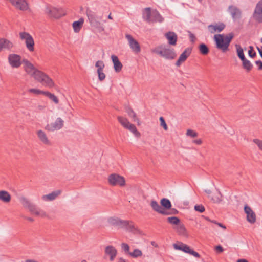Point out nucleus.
I'll use <instances>...</instances> for the list:
<instances>
[{"label": "nucleus", "instance_id": "f257e3e1", "mask_svg": "<svg viewBox=\"0 0 262 262\" xmlns=\"http://www.w3.org/2000/svg\"><path fill=\"white\" fill-rule=\"evenodd\" d=\"M152 52L167 60H172L177 56L173 49L164 45L157 47Z\"/></svg>", "mask_w": 262, "mask_h": 262}, {"label": "nucleus", "instance_id": "f03ea898", "mask_svg": "<svg viewBox=\"0 0 262 262\" xmlns=\"http://www.w3.org/2000/svg\"><path fill=\"white\" fill-rule=\"evenodd\" d=\"M233 33H229L224 37L223 35L218 34L214 36L216 48L221 50L223 52L226 51L230 45V43L233 38Z\"/></svg>", "mask_w": 262, "mask_h": 262}, {"label": "nucleus", "instance_id": "7ed1b4c3", "mask_svg": "<svg viewBox=\"0 0 262 262\" xmlns=\"http://www.w3.org/2000/svg\"><path fill=\"white\" fill-rule=\"evenodd\" d=\"M19 200L24 207L27 208L31 213L41 217L47 216L46 213L43 210L37 208L35 204L32 203L26 197L21 196Z\"/></svg>", "mask_w": 262, "mask_h": 262}, {"label": "nucleus", "instance_id": "20e7f679", "mask_svg": "<svg viewBox=\"0 0 262 262\" xmlns=\"http://www.w3.org/2000/svg\"><path fill=\"white\" fill-rule=\"evenodd\" d=\"M143 18L148 23H162L163 18L156 10H151L149 7L146 8L143 12Z\"/></svg>", "mask_w": 262, "mask_h": 262}, {"label": "nucleus", "instance_id": "39448f33", "mask_svg": "<svg viewBox=\"0 0 262 262\" xmlns=\"http://www.w3.org/2000/svg\"><path fill=\"white\" fill-rule=\"evenodd\" d=\"M32 77L43 85L49 88L54 86L52 79L46 74L39 70H35L32 74Z\"/></svg>", "mask_w": 262, "mask_h": 262}, {"label": "nucleus", "instance_id": "423d86ee", "mask_svg": "<svg viewBox=\"0 0 262 262\" xmlns=\"http://www.w3.org/2000/svg\"><path fill=\"white\" fill-rule=\"evenodd\" d=\"M86 14L91 26L97 29L99 32L104 30V28L101 26L100 22L101 20V17H99L95 12L90 9H87L86 10Z\"/></svg>", "mask_w": 262, "mask_h": 262}, {"label": "nucleus", "instance_id": "0eeeda50", "mask_svg": "<svg viewBox=\"0 0 262 262\" xmlns=\"http://www.w3.org/2000/svg\"><path fill=\"white\" fill-rule=\"evenodd\" d=\"M44 11L49 17L55 19L59 18L65 15L62 8H57L48 5L46 6Z\"/></svg>", "mask_w": 262, "mask_h": 262}, {"label": "nucleus", "instance_id": "6e6552de", "mask_svg": "<svg viewBox=\"0 0 262 262\" xmlns=\"http://www.w3.org/2000/svg\"><path fill=\"white\" fill-rule=\"evenodd\" d=\"M21 40H24L27 49L30 52L34 50V41L32 36L28 32H21L19 34Z\"/></svg>", "mask_w": 262, "mask_h": 262}, {"label": "nucleus", "instance_id": "1a4fd4ad", "mask_svg": "<svg viewBox=\"0 0 262 262\" xmlns=\"http://www.w3.org/2000/svg\"><path fill=\"white\" fill-rule=\"evenodd\" d=\"M173 246L176 250H181L186 253L190 254L196 258L200 257V255L198 252L191 249L187 245L183 243H180V244H174Z\"/></svg>", "mask_w": 262, "mask_h": 262}, {"label": "nucleus", "instance_id": "9d476101", "mask_svg": "<svg viewBox=\"0 0 262 262\" xmlns=\"http://www.w3.org/2000/svg\"><path fill=\"white\" fill-rule=\"evenodd\" d=\"M108 181L109 184L112 186L119 185L120 186H123L125 184L124 178L116 173L110 174L108 178Z\"/></svg>", "mask_w": 262, "mask_h": 262}, {"label": "nucleus", "instance_id": "9b49d317", "mask_svg": "<svg viewBox=\"0 0 262 262\" xmlns=\"http://www.w3.org/2000/svg\"><path fill=\"white\" fill-rule=\"evenodd\" d=\"M63 124V120L61 118L58 117L54 122L48 124L46 126V129L50 132H54L61 129Z\"/></svg>", "mask_w": 262, "mask_h": 262}, {"label": "nucleus", "instance_id": "f8f14e48", "mask_svg": "<svg viewBox=\"0 0 262 262\" xmlns=\"http://www.w3.org/2000/svg\"><path fill=\"white\" fill-rule=\"evenodd\" d=\"M125 38L128 41L129 46L133 51L135 53H138L141 51V48L138 42L135 40L131 35L126 34Z\"/></svg>", "mask_w": 262, "mask_h": 262}, {"label": "nucleus", "instance_id": "ddd939ff", "mask_svg": "<svg viewBox=\"0 0 262 262\" xmlns=\"http://www.w3.org/2000/svg\"><path fill=\"white\" fill-rule=\"evenodd\" d=\"M8 61L10 65L13 68H19L23 63L21 57L16 54H10L8 56Z\"/></svg>", "mask_w": 262, "mask_h": 262}, {"label": "nucleus", "instance_id": "4468645a", "mask_svg": "<svg viewBox=\"0 0 262 262\" xmlns=\"http://www.w3.org/2000/svg\"><path fill=\"white\" fill-rule=\"evenodd\" d=\"M252 16L257 23H262V0L256 4Z\"/></svg>", "mask_w": 262, "mask_h": 262}, {"label": "nucleus", "instance_id": "2eb2a0df", "mask_svg": "<svg viewBox=\"0 0 262 262\" xmlns=\"http://www.w3.org/2000/svg\"><path fill=\"white\" fill-rule=\"evenodd\" d=\"M228 12L230 14L232 18L234 20L240 19L241 17L242 11L236 6L230 5L228 8Z\"/></svg>", "mask_w": 262, "mask_h": 262}, {"label": "nucleus", "instance_id": "dca6fc26", "mask_svg": "<svg viewBox=\"0 0 262 262\" xmlns=\"http://www.w3.org/2000/svg\"><path fill=\"white\" fill-rule=\"evenodd\" d=\"M244 211L247 214V220L251 224H253L256 222V215L252 209L247 205L244 206Z\"/></svg>", "mask_w": 262, "mask_h": 262}, {"label": "nucleus", "instance_id": "f3484780", "mask_svg": "<svg viewBox=\"0 0 262 262\" xmlns=\"http://www.w3.org/2000/svg\"><path fill=\"white\" fill-rule=\"evenodd\" d=\"M107 222L111 225L117 226L119 228H122V227L127 225L126 220H122L118 217H109L107 220Z\"/></svg>", "mask_w": 262, "mask_h": 262}, {"label": "nucleus", "instance_id": "a211bd4d", "mask_svg": "<svg viewBox=\"0 0 262 262\" xmlns=\"http://www.w3.org/2000/svg\"><path fill=\"white\" fill-rule=\"evenodd\" d=\"M191 49L187 48H186L184 52L180 55L179 59L177 61L176 63V65L177 67L180 66L181 63L184 62L186 59L189 56L191 53Z\"/></svg>", "mask_w": 262, "mask_h": 262}, {"label": "nucleus", "instance_id": "6ab92c4d", "mask_svg": "<svg viewBox=\"0 0 262 262\" xmlns=\"http://www.w3.org/2000/svg\"><path fill=\"white\" fill-rule=\"evenodd\" d=\"M150 206L156 212L163 215H167L168 213L155 200H152L150 202Z\"/></svg>", "mask_w": 262, "mask_h": 262}, {"label": "nucleus", "instance_id": "aec40b11", "mask_svg": "<svg viewBox=\"0 0 262 262\" xmlns=\"http://www.w3.org/2000/svg\"><path fill=\"white\" fill-rule=\"evenodd\" d=\"M16 8L24 11L28 9L26 0H9Z\"/></svg>", "mask_w": 262, "mask_h": 262}, {"label": "nucleus", "instance_id": "412c9836", "mask_svg": "<svg viewBox=\"0 0 262 262\" xmlns=\"http://www.w3.org/2000/svg\"><path fill=\"white\" fill-rule=\"evenodd\" d=\"M0 43L1 51L3 50H11L14 46L13 43L12 41L5 38H1Z\"/></svg>", "mask_w": 262, "mask_h": 262}, {"label": "nucleus", "instance_id": "4be33fe9", "mask_svg": "<svg viewBox=\"0 0 262 262\" xmlns=\"http://www.w3.org/2000/svg\"><path fill=\"white\" fill-rule=\"evenodd\" d=\"M165 36L168 40V43L170 45L174 46L177 43V35L174 32H168L165 33Z\"/></svg>", "mask_w": 262, "mask_h": 262}, {"label": "nucleus", "instance_id": "5701e85b", "mask_svg": "<svg viewBox=\"0 0 262 262\" xmlns=\"http://www.w3.org/2000/svg\"><path fill=\"white\" fill-rule=\"evenodd\" d=\"M22 62L24 64V69L25 71L29 74L31 75V76L32 77L33 73L35 70H38L37 69H36L34 66L27 59H23L22 61Z\"/></svg>", "mask_w": 262, "mask_h": 262}, {"label": "nucleus", "instance_id": "b1692460", "mask_svg": "<svg viewBox=\"0 0 262 262\" xmlns=\"http://www.w3.org/2000/svg\"><path fill=\"white\" fill-rule=\"evenodd\" d=\"M105 253L110 256V260L112 261L114 260L117 253V250L113 246H107L105 249Z\"/></svg>", "mask_w": 262, "mask_h": 262}, {"label": "nucleus", "instance_id": "393cba45", "mask_svg": "<svg viewBox=\"0 0 262 262\" xmlns=\"http://www.w3.org/2000/svg\"><path fill=\"white\" fill-rule=\"evenodd\" d=\"M61 192L60 190L55 191L49 194L43 195L42 196V199L45 201H52L54 200Z\"/></svg>", "mask_w": 262, "mask_h": 262}, {"label": "nucleus", "instance_id": "a878e982", "mask_svg": "<svg viewBox=\"0 0 262 262\" xmlns=\"http://www.w3.org/2000/svg\"><path fill=\"white\" fill-rule=\"evenodd\" d=\"M36 134L39 140L46 145H50L51 143L46 133L42 130L37 131Z\"/></svg>", "mask_w": 262, "mask_h": 262}, {"label": "nucleus", "instance_id": "bb28decb", "mask_svg": "<svg viewBox=\"0 0 262 262\" xmlns=\"http://www.w3.org/2000/svg\"><path fill=\"white\" fill-rule=\"evenodd\" d=\"M111 59L114 64V68L116 72H120L122 68V64L119 60L118 57L115 55L111 56Z\"/></svg>", "mask_w": 262, "mask_h": 262}, {"label": "nucleus", "instance_id": "cd10ccee", "mask_svg": "<svg viewBox=\"0 0 262 262\" xmlns=\"http://www.w3.org/2000/svg\"><path fill=\"white\" fill-rule=\"evenodd\" d=\"M173 229L178 234L183 236H188L186 229L183 224L180 223L179 225H177V226H174Z\"/></svg>", "mask_w": 262, "mask_h": 262}, {"label": "nucleus", "instance_id": "c85d7f7f", "mask_svg": "<svg viewBox=\"0 0 262 262\" xmlns=\"http://www.w3.org/2000/svg\"><path fill=\"white\" fill-rule=\"evenodd\" d=\"M84 23L83 18H80L78 21H75L73 23V28L75 32H79Z\"/></svg>", "mask_w": 262, "mask_h": 262}, {"label": "nucleus", "instance_id": "c756f323", "mask_svg": "<svg viewBox=\"0 0 262 262\" xmlns=\"http://www.w3.org/2000/svg\"><path fill=\"white\" fill-rule=\"evenodd\" d=\"M0 200L5 203H8L11 200V195L6 191H0Z\"/></svg>", "mask_w": 262, "mask_h": 262}, {"label": "nucleus", "instance_id": "7c9ffc66", "mask_svg": "<svg viewBox=\"0 0 262 262\" xmlns=\"http://www.w3.org/2000/svg\"><path fill=\"white\" fill-rule=\"evenodd\" d=\"M241 61H242V65H243V68L247 72H249L252 69L253 64L247 59L245 58L244 59H243Z\"/></svg>", "mask_w": 262, "mask_h": 262}, {"label": "nucleus", "instance_id": "2f4dec72", "mask_svg": "<svg viewBox=\"0 0 262 262\" xmlns=\"http://www.w3.org/2000/svg\"><path fill=\"white\" fill-rule=\"evenodd\" d=\"M160 203L161 206L166 209H170L171 207V203L170 200L166 198L162 199Z\"/></svg>", "mask_w": 262, "mask_h": 262}, {"label": "nucleus", "instance_id": "473e14b6", "mask_svg": "<svg viewBox=\"0 0 262 262\" xmlns=\"http://www.w3.org/2000/svg\"><path fill=\"white\" fill-rule=\"evenodd\" d=\"M235 47H236V49L237 56L238 57V58L241 60L246 58L245 55L244 54V50L241 47V46L239 45H236Z\"/></svg>", "mask_w": 262, "mask_h": 262}, {"label": "nucleus", "instance_id": "72a5a7b5", "mask_svg": "<svg viewBox=\"0 0 262 262\" xmlns=\"http://www.w3.org/2000/svg\"><path fill=\"white\" fill-rule=\"evenodd\" d=\"M118 120L125 128H126V127H127V126L130 124L126 118L121 116L118 117Z\"/></svg>", "mask_w": 262, "mask_h": 262}, {"label": "nucleus", "instance_id": "f704fd0d", "mask_svg": "<svg viewBox=\"0 0 262 262\" xmlns=\"http://www.w3.org/2000/svg\"><path fill=\"white\" fill-rule=\"evenodd\" d=\"M126 129L129 130L136 137H139L140 136V133L137 130L136 126L134 124L130 123Z\"/></svg>", "mask_w": 262, "mask_h": 262}, {"label": "nucleus", "instance_id": "c9c22d12", "mask_svg": "<svg viewBox=\"0 0 262 262\" xmlns=\"http://www.w3.org/2000/svg\"><path fill=\"white\" fill-rule=\"evenodd\" d=\"M127 222V225L122 227L121 228H124L126 230L129 232H134L135 231L136 228L133 224L132 222L129 221H126Z\"/></svg>", "mask_w": 262, "mask_h": 262}, {"label": "nucleus", "instance_id": "e433bc0d", "mask_svg": "<svg viewBox=\"0 0 262 262\" xmlns=\"http://www.w3.org/2000/svg\"><path fill=\"white\" fill-rule=\"evenodd\" d=\"M167 220L169 223L175 225L174 226H177L181 223L180 220L176 216L168 217Z\"/></svg>", "mask_w": 262, "mask_h": 262}, {"label": "nucleus", "instance_id": "4c0bfd02", "mask_svg": "<svg viewBox=\"0 0 262 262\" xmlns=\"http://www.w3.org/2000/svg\"><path fill=\"white\" fill-rule=\"evenodd\" d=\"M44 95L49 97L55 104H58L59 103V100L58 98L54 94H52L49 92L45 91Z\"/></svg>", "mask_w": 262, "mask_h": 262}, {"label": "nucleus", "instance_id": "58836bf2", "mask_svg": "<svg viewBox=\"0 0 262 262\" xmlns=\"http://www.w3.org/2000/svg\"><path fill=\"white\" fill-rule=\"evenodd\" d=\"M129 255L133 258H137L142 256V252L140 249H135L133 252L129 253Z\"/></svg>", "mask_w": 262, "mask_h": 262}, {"label": "nucleus", "instance_id": "ea45409f", "mask_svg": "<svg viewBox=\"0 0 262 262\" xmlns=\"http://www.w3.org/2000/svg\"><path fill=\"white\" fill-rule=\"evenodd\" d=\"M199 50L201 53L203 55H207L209 52L208 48L204 43H202L200 45Z\"/></svg>", "mask_w": 262, "mask_h": 262}, {"label": "nucleus", "instance_id": "a19ab883", "mask_svg": "<svg viewBox=\"0 0 262 262\" xmlns=\"http://www.w3.org/2000/svg\"><path fill=\"white\" fill-rule=\"evenodd\" d=\"M211 199L214 203H220L221 201V193L218 192L216 194H213Z\"/></svg>", "mask_w": 262, "mask_h": 262}, {"label": "nucleus", "instance_id": "79ce46f5", "mask_svg": "<svg viewBox=\"0 0 262 262\" xmlns=\"http://www.w3.org/2000/svg\"><path fill=\"white\" fill-rule=\"evenodd\" d=\"M95 67L97 68V71H103L105 65L104 62L101 60L97 61L95 63Z\"/></svg>", "mask_w": 262, "mask_h": 262}, {"label": "nucleus", "instance_id": "37998d69", "mask_svg": "<svg viewBox=\"0 0 262 262\" xmlns=\"http://www.w3.org/2000/svg\"><path fill=\"white\" fill-rule=\"evenodd\" d=\"M128 115L129 117H130L131 118H132L133 119V121L134 122H137L138 123V124H139V120L137 117L136 114L133 110L130 111V112L128 114Z\"/></svg>", "mask_w": 262, "mask_h": 262}, {"label": "nucleus", "instance_id": "c03bdc74", "mask_svg": "<svg viewBox=\"0 0 262 262\" xmlns=\"http://www.w3.org/2000/svg\"><path fill=\"white\" fill-rule=\"evenodd\" d=\"M28 91L30 93H32L33 94H35L36 95H40V94H43L45 93V91H41L39 89H30L28 90Z\"/></svg>", "mask_w": 262, "mask_h": 262}, {"label": "nucleus", "instance_id": "a18cd8bd", "mask_svg": "<svg viewBox=\"0 0 262 262\" xmlns=\"http://www.w3.org/2000/svg\"><path fill=\"white\" fill-rule=\"evenodd\" d=\"M186 135L187 136H189V137H190L192 138H194V137H197L198 133L196 132H195L192 129H188L187 130Z\"/></svg>", "mask_w": 262, "mask_h": 262}, {"label": "nucleus", "instance_id": "49530a36", "mask_svg": "<svg viewBox=\"0 0 262 262\" xmlns=\"http://www.w3.org/2000/svg\"><path fill=\"white\" fill-rule=\"evenodd\" d=\"M248 55L251 58H254L256 55V53L254 51L253 47L252 46L249 47V49L248 50Z\"/></svg>", "mask_w": 262, "mask_h": 262}, {"label": "nucleus", "instance_id": "de8ad7c7", "mask_svg": "<svg viewBox=\"0 0 262 262\" xmlns=\"http://www.w3.org/2000/svg\"><path fill=\"white\" fill-rule=\"evenodd\" d=\"M121 248L125 252V253L129 254V246L128 244L123 243L121 244Z\"/></svg>", "mask_w": 262, "mask_h": 262}, {"label": "nucleus", "instance_id": "09e8293b", "mask_svg": "<svg viewBox=\"0 0 262 262\" xmlns=\"http://www.w3.org/2000/svg\"><path fill=\"white\" fill-rule=\"evenodd\" d=\"M159 120L160 121V125L163 127L165 130H167L168 129V127L164 118L163 117H160Z\"/></svg>", "mask_w": 262, "mask_h": 262}, {"label": "nucleus", "instance_id": "8fccbe9b", "mask_svg": "<svg viewBox=\"0 0 262 262\" xmlns=\"http://www.w3.org/2000/svg\"><path fill=\"white\" fill-rule=\"evenodd\" d=\"M225 27V25L223 23H220L218 25H216V28H214V30L216 32H221Z\"/></svg>", "mask_w": 262, "mask_h": 262}, {"label": "nucleus", "instance_id": "3c124183", "mask_svg": "<svg viewBox=\"0 0 262 262\" xmlns=\"http://www.w3.org/2000/svg\"><path fill=\"white\" fill-rule=\"evenodd\" d=\"M194 210L202 213L205 211V208L202 205H196L194 206Z\"/></svg>", "mask_w": 262, "mask_h": 262}, {"label": "nucleus", "instance_id": "603ef678", "mask_svg": "<svg viewBox=\"0 0 262 262\" xmlns=\"http://www.w3.org/2000/svg\"><path fill=\"white\" fill-rule=\"evenodd\" d=\"M98 75V79L100 81H102L105 78V74L103 72V71L97 72Z\"/></svg>", "mask_w": 262, "mask_h": 262}, {"label": "nucleus", "instance_id": "864d4df0", "mask_svg": "<svg viewBox=\"0 0 262 262\" xmlns=\"http://www.w3.org/2000/svg\"><path fill=\"white\" fill-rule=\"evenodd\" d=\"M253 142L257 145L258 148L260 150H262V140H259L258 139H254L253 140Z\"/></svg>", "mask_w": 262, "mask_h": 262}, {"label": "nucleus", "instance_id": "5fc2aeb1", "mask_svg": "<svg viewBox=\"0 0 262 262\" xmlns=\"http://www.w3.org/2000/svg\"><path fill=\"white\" fill-rule=\"evenodd\" d=\"M188 35L190 38V40L191 42H193L195 40V35L190 31H188Z\"/></svg>", "mask_w": 262, "mask_h": 262}, {"label": "nucleus", "instance_id": "6e6d98bb", "mask_svg": "<svg viewBox=\"0 0 262 262\" xmlns=\"http://www.w3.org/2000/svg\"><path fill=\"white\" fill-rule=\"evenodd\" d=\"M216 252L222 253L224 251V249L221 245H217L215 248Z\"/></svg>", "mask_w": 262, "mask_h": 262}, {"label": "nucleus", "instance_id": "4d7b16f0", "mask_svg": "<svg viewBox=\"0 0 262 262\" xmlns=\"http://www.w3.org/2000/svg\"><path fill=\"white\" fill-rule=\"evenodd\" d=\"M45 108H46V105H44V104H39V105H38L36 106V109L37 111H41L44 110Z\"/></svg>", "mask_w": 262, "mask_h": 262}, {"label": "nucleus", "instance_id": "13d9d810", "mask_svg": "<svg viewBox=\"0 0 262 262\" xmlns=\"http://www.w3.org/2000/svg\"><path fill=\"white\" fill-rule=\"evenodd\" d=\"M214 28H216V25H210L208 26L209 30L211 33H213L216 32V31H214Z\"/></svg>", "mask_w": 262, "mask_h": 262}, {"label": "nucleus", "instance_id": "bf43d9fd", "mask_svg": "<svg viewBox=\"0 0 262 262\" xmlns=\"http://www.w3.org/2000/svg\"><path fill=\"white\" fill-rule=\"evenodd\" d=\"M255 64L258 66V69H262V62L260 60H258L255 61Z\"/></svg>", "mask_w": 262, "mask_h": 262}, {"label": "nucleus", "instance_id": "052dcab7", "mask_svg": "<svg viewBox=\"0 0 262 262\" xmlns=\"http://www.w3.org/2000/svg\"><path fill=\"white\" fill-rule=\"evenodd\" d=\"M193 143H194L196 144H198V145H200L202 144V141L201 140V139L194 140L193 141Z\"/></svg>", "mask_w": 262, "mask_h": 262}, {"label": "nucleus", "instance_id": "680f3d73", "mask_svg": "<svg viewBox=\"0 0 262 262\" xmlns=\"http://www.w3.org/2000/svg\"><path fill=\"white\" fill-rule=\"evenodd\" d=\"M257 49L259 52V54L260 57L262 58V46L260 48L257 47Z\"/></svg>", "mask_w": 262, "mask_h": 262}, {"label": "nucleus", "instance_id": "e2e57ef3", "mask_svg": "<svg viewBox=\"0 0 262 262\" xmlns=\"http://www.w3.org/2000/svg\"><path fill=\"white\" fill-rule=\"evenodd\" d=\"M178 213V211L176 209H174V208L171 209V214H176Z\"/></svg>", "mask_w": 262, "mask_h": 262}, {"label": "nucleus", "instance_id": "0e129e2a", "mask_svg": "<svg viewBox=\"0 0 262 262\" xmlns=\"http://www.w3.org/2000/svg\"><path fill=\"white\" fill-rule=\"evenodd\" d=\"M216 224H217L219 226H220V227H222V228H223V229H226V227H225V226H224V225L223 224H222V223H216Z\"/></svg>", "mask_w": 262, "mask_h": 262}, {"label": "nucleus", "instance_id": "69168bd1", "mask_svg": "<svg viewBox=\"0 0 262 262\" xmlns=\"http://www.w3.org/2000/svg\"><path fill=\"white\" fill-rule=\"evenodd\" d=\"M151 245H152L153 246H154L155 247H158V244L155 242H154V241L151 242Z\"/></svg>", "mask_w": 262, "mask_h": 262}, {"label": "nucleus", "instance_id": "338daca9", "mask_svg": "<svg viewBox=\"0 0 262 262\" xmlns=\"http://www.w3.org/2000/svg\"><path fill=\"white\" fill-rule=\"evenodd\" d=\"M237 262H248L247 260L245 259H239L237 260Z\"/></svg>", "mask_w": 262, "mask_h": 262}, {"label": "nucleus", "instance_id": "774afa93", "mask_svg": "<svg viewBox=\"0 0 262 262\" xmlns=\"http://www.w3.org/2000/svg\"><path fill=\"white\" fill-rule=\"evenodd\" d=\"M132 110H132L131 108L129 107H127L126 108V112H127V114H128L129 113H130V111H132Z\"/></svg>", "mask_w": 262, "mask_h": 262}]
</instances>
